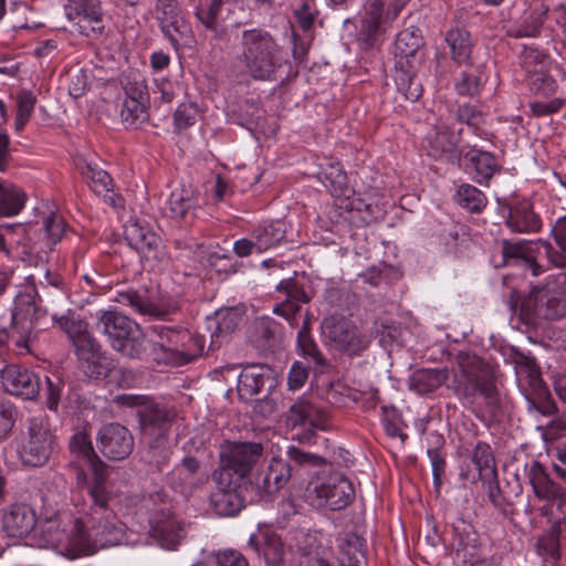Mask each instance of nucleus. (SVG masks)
<instances>
[{
  "mask_svg": "<svg viewBox=\"0 0 566 566\" xmlns=\"http://www.w3.org/2000/svg\"><path fill=\"white\" fill-rule=\"evenodd\" d=\"M93 474L94 480L87 486L88 509L53 538L71 558L116 545L122 537V525L113 507L116 494L106 481V470Z\"/></svg>",
  "mask_w": 566,
  "mask_h": 566,
  "instance_id": "1",
  "label": "nucleus"
},
{
  "mask_svg": "<svg viewBox=\"0 0 566 566\" xmlns=\"http://www.w3.org/2000/svg\"><path fill=\"white\" fill-rule=\"evenodd\" d=\"M512 313L521 316L528 325H538L542 321L559 319L566 315V273L547 277L543 285L534 286L528 295L521 297L515 291L507 301Z\"/></svg>",
  "mask_w": 566,
  "mask_h": 566,
  "instance_id": "2",
  "label": "nucleus"
},
{
  "mask_svg": "<svg viewBox=\"0 0 566 566\" xmlns=\"http://www.w3.org/2000/svg\"><path fill=\"white\" fill-rule=\"evenodd\" d=\"M154 338L148 340L147 355L143 360L158 366H181L196 359L203 353L205 339L187 328L155 325Z\"/></svg>",
  "mask_w": 566,
  "mask_h": 566,
  "instance_id": "3",
  "label": "nucleus"
},
{
  "mask_svg": "<svg viewBox=\"0 0 566 566\" xmlns=\"http://www.w3.org/2000/svg\"><path fill=\"white\" fill-rule=\"evenodd\" d=\"M239 61L244 66V74L253 80L274 81L276 72L286 62V54L268 31L251 29L242 32Z\"/></svg>",
  "mask_w": 566,
  "mask_h": 566,
  "instance_id": "4",
  "label": "nucleus"
},
{
  "mask_svg": "<svg viewBox=\"0 0 566 566\" xmlns=\"http://www.w3.org/2000/svg\"><path fill=\"white\" fill-rule=\"evenodd\" d=\"M453 394L470 406L483 399L485 405L496 403L497 389L491 366L479 356L461 353L458 357V370L449 385Z\"/></svg>",
  "mask_w": 566,
  "mask_h": 566,
  "instance_id": "5",
  "label": "nucleus"
},
{
  "mask_svg": "<svg viewBox=\"0 0 566 566\" xmlns=\"http://www.w3.org/2000/svg\"><path fill=\"white\" fill-rule=\"evenodd\" d=\"M96 326L122 356L138 360L146 357L148 340L142 327L128 316L116 311H101Z\"/></svg>",
  "mask_w": 566,
  "mask_h": 566,
  "instance_id": "6",
  "label": "nucleus"
},
{
  "mask_svg": "<svg viewBox=\"0 0 566 566\" xmlns=\"http://www.w3.org/2000/svg\"><path fill=\"white\" fill-rule=\"evenodd\" d=\"M264 447L258 441H224L220 447L216 470L220 484H230V478L241 482L263 455Z\"/></svg>",
  "mask_w": 566,
  "mask_h": 566,
  "instance_id": "7",
  "label": "nucleus"
},
{
  "mask_svg": "<svg viewBox=\"0 0 566 566\" xmlns=\"http://www.w3.org/2000/svg\"><path fill=\"white\" fill-rule=\"evenodd\" d=\"M56 446L55 437L44 417H31L18 447V458L22 465L39 468L46 464Z\"/></svg>",
  "mask_w": 566,
  "mask_h": 566,
  "instance_id": "8",
  "label": "nucleus"
},
{
  "mask_svg": "<svg viewBox=\"0 0 566 566\" xmlns=\"http://www.w3.org/2000/svg\"><path fill=\"white\" fill-rule=\"evenodd\" d=\"M164 497L157 492L145 500L144 506L149 514V535L161 547L175 549L185 537V528L171 514L170 503Z\"/></svg>",
  "mask_w": 566,
  "mask_h": 566,
  "instance_id": "9",
  "label": "nucleus"
},
{
  "mask_svg": "<svg viewBox=\"0 0 566 566\" xmlns=\"http://www.w3.org/2000/svg\"><path fill=\"white\" fill-rule=\"evenodd\" d=\"M355 496L353 483L342 474L329 475L325 481H311L305 499L313 507H328L333 511L348 506Z\"/></svg>",
  "mask_w": 566,
  "mask_h": 566,
  "instance_id": "10",
  "label": "nucleus"
},
{
  "mask_svg": "<svg viewBox=\"0 0 566 566\" xmlns=\"http://www.w3.org/2000/svg\"><path fill=\"white\" fill-rule=\"evenodd\" d=\"M66 15L74 31L91 40L105 34V13L101 0H69Z\"/></svg>",
  "mask_w": 566,
  "mask_h": 566,
  "instance_id": "11",
  "label": "nucleus"
},
{
  "mask_svg": "<svg viewBox=\"0 0 566 566\" xmlns=\"http://www.w3.org/2000/svg\"><path fill=\"white\" fill-rule=\"evenodd\" d=\"M322 332L331 346L350 356L359 355L369 345L368 337L344 317L333 315L324 318Z\"/></svg>",
  "mask_w": 566,
  "mask_h": 566,
  "instance_id": "12",
  "label": "nucleus"
},
{
  "mask_svg": "<svg viewBox=\"0 0 566 566\" xmlns=\"http://www.w3.org/2000/svg\"><path fill=\"white\" fill-rule=\"evenodd\" d=\"M155 17L164 35L174 48L191 36V28L186 21L177 0H156Z\"/></svg>",
  "mask_w": 566,
  "mask_h": 566,
  "instance_id": "13",
  "label": "nucleus"
},
{
  "mask_svg": "<svg viewBox=\"0 0 566 566\" xmlns=\"http://www.w3.org/2000/svg\"><path fill=\"white\" fill-rule=\"evenodd\" d=\"M99 451L104 457L113 461L126 459L134 450V437L130 431L112 422L103 426L97 434Z\"/></svg>",
  "mask_w": 566,
  "mask_h": 566,
  "instance_id": "14",
  "label": "nucleus"
},
{
  "mask_svg": "<svg viewBox=\"0 0 566 566\" xmlns=\"http://www.w3.org/2000/svg\"><path fill=\"white\" fill-rule=\"evenodd\" d=\"M0 378L4 390L12 396L27 400L35 399L39 396L41 388L40 377L24 366L7 365L0 371Z\"/></svg>",
  "mask_w": 566,
  "mask_h": 566,
  "instance_id": "15",
  "label": "nucleus"
},
{
  "mask_svg": "<svg viewBox=\"0 0 566 566\" xmlns=\"http://www.w3.org/2000/svg\"><path fill=\"white\" fill-rule=\"evenodd\" d=\"M325 419V412L305 399L295 401L286 415L287 426L306 428L305 432L297 437V440L302 443L310 442L315 436L316 429H324Z\"/></svg>",
  "mask_w": 566,
  "mask_h": 566,
  "instance_id": "16",
  "label": "nucleus"
},
{
  "mask_svg": "<svg viewBox=\"0 0 566 566\" xmlns=\"http://www.w3.org/2000/svg\"><path fill=\"white\" fill-rule=\"evenodd\" d=\"M42 315L43 313L35 300V293L27 292L17 295L12 311V326L20 334V339L17 340L18 346H27V340L34 328V324Z\"/></svg>",
  "mask_w": 566,
  "mask_h": 566,
  "instance_id": "17",
  "label": "nucleus"
},
{
  "mask_svg": "<svg viewBox=\"0 0 566 566\" xmlns=\"http://www.w3.org/2000/svg\"><path fill=\"white\" fill-rule=\"evenodd\" d=\"M521 66L527 74V85L532 92L549 96L557 90L556 81L544 71L542 55L535 50H524Z\"/></svg>",
  "mask_w": 566,
  "mask_h": 566,
  "instance_id": "18",
  "label": "nucleus"
},
{
  "mask_svg": "<svg viewBox=\"0 0 566 566\" xmlns=\"http://www.w3.org/2000/svg\"><path fill=\"white\" fill-rule=\"evenodd\" d=\"M198 209V199L193 191L178 188L169 195L163 207V212L176 222L189 227L196 220Z\"/></svg>",
  "mask_w": 566,
  "mask_h": 566,
  "instance_id": "19",
  "label": "nucleus"
},
{
  "mask_svg": "<svg viewBox=\"0 0 566 566\" xmlns=\"http://www.w3.org/2000/svg\"><path fill=\"white\" fill-rule=\"evenodd\" d=\"M36 524L34 510L25 503H13L2 511L1 527L14 538L29 535Z\"/></svg>",
  "mask_w": 566,
  "mask_h": 566,
  "instance_id": "20",
  "label": "nucleus"
},
{
  "mask_svg": "<svg viewBox=\"0 0 566 566\" xmlns=\"http://www.w3.org/2000/svg\"><path fill=\"white\" fill-rule=\"evenodd\" d=\"M452 545L455 555L462 558L465 566H476L481 560L478 547V534L473 526L462 518H457L452 524Z\"/></svg>",
  "mask_w": 566,
  "mask_h": 566,
  "instance_id": "21",
  "label": "nucleus"
},
{
  "mask_svg": "<svg viewBox=\"0 0 566 566\" xmlns=\"http://www.w3.org/2000/svg\"><path fill=\"white\" fill-rule=\"evenodd\" d=\"M277 293L282 294V300L275 304L273 313L284 317L291 324L301 311V304L310 302V296L304 291V287L293 279L282 280L276 286Z\"/></svg>",
  "mask_w": 566,
  "mask_h": 566,
  "instance_id": "22",
  "label": "nucleus"
},
{
  "mask_svg": "<svg viewBox=\"0 0 566 566\" xmlns=\"http://www.w3.org/2000/svg\"><path fill=\"white\" fill-rule=\"evenodd\" d=\"M212 480L216 483V490L210 495V504L214 512L220 516H233L243 507V500L237 486L241 483L233 478H230V484H220L217 478V472L212 474Z\"/></svg>",
  "mask_w": 566,
  "mask_h": 566,
  "instance_id": "23",
  "label": "nucleus"
},
{
  "mask_svg": "<svg viewBox=\"0 0 566 566\" xmlns=\"http://www.w3.org/2000/svg\"><path fill=\"white\" fill-rule=\"evenodd\" d=\"M272 369L266 365H250L242 369L238 379V396L243 401L261 394L266 386H272Z\"/></svg>",
  "mask_w": 566,
  "mask_h": 566,
  "instance_id": "24",
  "label": "nucleus"
},
{
  "mask_svg": "<svg viewBox=\"0 0 566 566\" xmlns=\"http://www.w3.org/2000/svg\"><path fill=\"white\" fill-rule=\"evenodd\" d=\"M126 238L129 244L137 250L146 260L161 261L165 256V249L161 238L155 232L139 226L130 224L126 229Z\"/></svg>",
  "mask_w": 566,
  "mask_h": 566,
  "instance_id": "25",
  "label": "nucleus"
},
{
  "mask_svg": "<svg viewBox=\"0 0 566 566\" xmlns=\"http://www.w3.org/2000/svg\"><path fill=\"white\" fill-rule=\"evenodd\" d=\"M528 476L534 493L538 499L551 502L558 510L566 505V491L547 475L542 464L534 462L530 469Z\"/></svg>",
  "mask_w": 566,
  "mask_h": 566,
  "instance_id": "26",
  "label": "nucleus"
},
{
  "mask_svg": "<svg viewBox=\"0 0 566 566\" xmlns=\"http://www.w3.org/2000/svg\"><path fill=\"white\" fill-rule=\"evenodd\" d=\"M298 565L340 566L338 557L333 549L332 538L323 534L313 537V539L304 547Z\"/></svg>",
  "mask_w": 566,
  "mask_h": 566,
  "instance_id": "27",
  "label": "nucleus"
},
{
  "mask_svg": "<svg viewBox=\"0 0 566 566\" xmlns=\"http://www.w3.org/2000/svg\"><path fill=\"white\" fill-rule=\"evenodd\" d=\"M249 545L262 555L268 566H281L284 563L285 548L282 538L273 531H260L251 535Z\"/></svg>",
  "mask_w": 566,
  "mask_h": 566,
  "instance_id": "28",
  "label": "nucleus"
},
{
  "mask_svg": "<svg viewBox=\"0 0 566 566\" xmlns=\"http://www.w3.org/2000/svg\"><path fill=\"white\" fill-rule=\"evenodd\" d=\"M421 31L416 27L407 28L397 34L395 41L396 62L421 64L423 55L420 49L423 46Z\"/></svg>",
  "mask_w": 566,
  "mask_h": 566,
  "instance_id": "29",
  "label": "nucleus"
},
{
  "mask_svg": "<svg viewBox=\"0 0 566 566\" xmlns=\"http://www.w3.org/2000/svg\"><path fill=\"white\" fill-rule=\"evenodd\" d=\"M385 0H370L360 19L358 38L366 48H371L382 32Z\"/></svg>",
  "mask_w": 566,
  "mask_h": 566,
  "instance_id": "30",
  "label": "nucleus"
},
{
  "mask_svg": "<svg viewBox=\"0 0 566 566\" xmlns=\"http://www.w3.org/2000/svg\"><path fill=\"white\" fill-rule=\"evenodd\" d=\"M142 434L164 431L168 433L176 418V411L158 403H151L138 410Z\"/></svg>",
  "mask_w": 566,
  "mask_h": 566,
  "instance_id": "31",
  "label": "nucleus"
},
{
  "mask_svg": "<svg viewBox=\"0 0 566 566\" xmlns=\"http://www.w3.org/2000/svg\"><path fill=\"white\" fill-rule=\"evenodd\" d=\"M511 361L514 365L518 387L524 395L544 385L539 367L533 357L521 352H513Z\"/></svg>",
  "mask_w": 566,
  "mask_h": 566,
  "instance_id": "32",
  "label": "nucleus"
},
{
  "mask_svg": "<svg viewBox=\"0 0 566 566\" xmlns=\"http://www.w3.org/2000/svg\"><path fill=\"white\" fill-rule=\"evenodd\" d=\"M237 0H206L199 1L195 14L202 25L211 31L216 39H223L227 29L222 25L223 7L234 3Z\"/></svg>",
  "mask_w": 566,
  "mask_h": 566,
  "instance_id": "33",
  "label": "nucleus"
},
{
  "mask_svg": "<svg viewBox=\"0 0 566 566\" xmlns=\"http://www.w3.org/2000/svg\"><path fill=\"white\" fill-rule=\"evenodd\" d=\"M293 475V467L282 458H272L262 479L256 482L262 496H271L284 488Z\"/></svg>",
  "mask_w": 566,
  "mask_h": 566,
  "instance_id": "34",
  "label": "nucleus"
},
{
  "mask_svg": "<svg viewBox=\"0 0 566 566\" xmlns=\"http://www.w3.org/2000/svg\"><path fill=\"white\" fill-rule=\"evenodd\" d=\"M458 137L446 126L431 128L422 140V147L432 158H442L453 154L458 146Z\"/></svg>",
  "mask_w": 566,
  "mask_h": 566,
  "instance_id": "35",
  "label": "nucleus"
},
{
  "mask_svg": "<svg viewBox=\"0 0 566 566\" xmlns=\"http://www.w3.org/2000/svg\"><path fill=\"white\" fill-rule=\"evenodd\" d=\"M418 65L406 61L395 63L392 76L397 92L409 102H416L422 94V85L416 76Z\"/></svg>",
  "mask_w": 566,
  "mask_h": 566,
  "instance_id": "36",
  "label": "nucleus"
},
{
  "mask_svg": "<svg viewBox=\"0 0 566 566\" xmlns=\"http://www.w3.org/2000/svg\"><path fill=\"white\" fill-rule=\"evenodd\" d=\"M336 541L340 566H367L364 538L355 533H345Z\"/></svg>",
  "mask_w": 566,
  "mask_h": 566,
  "instance_id": "37",
  "label": "nucleus"
},
{
  "mask_svg": "<svg viewBox=\"0 0 566 566\" xmlns=\"http://www.w3.org/2000/svg\"><path fill=\"white\" fill-rule=\"evenodd\" d=\"M142 439L144 443L143 459L149 464L161 469L168 462L171 454L168 433L164 431L151 432V434H142Z\"/></svg>",
  "mask_w": 566,
  "mask_h": 566,
  "instance_id": "38",
  "label": "nucleus"
},
{
  "mask_svg": "<svg viewBox=\"0 0 566 566\" xmlns=\"http://www.w3.org/2000/svg\"><path fill=\"white\" fill-rule=\"evenodd\" d=\"M81 367L84 374L91 379H108L109 382L117 381L120 386L122 384L117 380V375H126L132 378V373L129 370H123L120 368H115L113 363L104 356L101 350L96 357H88L81 361Z\"/></svg>",
  "mask_w": 566,
  "mask_h": 566,
  "instance_id": "39",
  "label": "nucleus"
},
{
  "mask_svg": "<svg viewBox=\"0 0 566 566\" xmlns=\"http://www.w3.org/2000/svg\"><path fill=\"white\" fill-rule=\"evenodd\" d=\"M507 227L518 233L536 232L541 229L539 217L533 211L528 201H521L511 208L506 220Z\"/></svg>",
  "mask_w": 566,
  "mask_h": 566,
  "instance_id": "40",
  "label": "nucleus"
},
{
  "mask_svg": "<svg viewBox=\"0 0 566 566\" xmlns=\"http://www.w3.org/2000/svg\"><path fill=\"white\" fill-rule=\"evenodd\" d=\"M115 301L143 315L160 316L163 314L160 307L150 298L146 290L118 292Z\"/></svg>",
  "mask_w": 566,
  "mask_h": 566,
  "instance_id": "41",
  "label": "nucleus"
},
{
  "mask_svg": "<svg viewBox=\"0 0 566 566\" xmlns=\"http://www.w3.org/2000/svg\"><path fill=\"white\" fill-rule=\"evenodd\" d=\"M280 325L272 318L262 317L254 322L251 332V340L262 350H272L280 340Z\"/></svg>",
  "mask_w": 566,
  "mask_h": 566,
  "instance_id": "42",
  "label": "nucleus"
},
{
  "mask_svg": "<svg viewBox=\"0 0 566 566\" xmlns=\"http://www.w3.org/2000/svg\"><path fill=\"white\" fill-rule=\"evenodd\" d=\"M451 57L458 64H471L472 41L470 33L461 28H451L446 34Z\"/></svg>",
  "mask_w": 566,
  "mask_h": 566,
  "instance_id": "43",
  "label": "nucleus"
},
{
  "mask_svg": "<svg viewBox=\"0 0 566 566\" xmlns=\"http://www.w3.org/2000/svg\"><path fill=\"white\" fill-rule=\"evenodd\" d=\"M69 448L72 453L86 461L92 472L106 470V464L96 454L87 433L83 431L74 433L70 439Z\"/></svg>",
  "mask_w": 566,
  "mask_h": 566,
  "instance_id": "44",
  "label": "nucleus"
},
{
  "mask_svg": "<svg viewBox=\"0 0 566 566\" xmlns=\"http://www.w3.org/2000/svg\"><path fill=\"white\" fill-rule=\"evenodd\" d=\"M200 469V461L195 457L187 455L170 472L169 480L172 485L178 486L181 492H185L196 485L195 479L199 474Z\"/></svg>",
  "mask_w": 566,
  "mask_h": 566,
  "instance_id": "45",
  "label": "nucleus"
},
{
  "mask_svg": "<svg viewBox=\"0 0 566 566\" xmlns=\"http://www.w3.org/2000/svg\"><path fill=\"white\" fill-rule=\"evenodd\" d=\"M243 311L237 307L220 310L216 313V328L211 334L210 347L220 345L219 338L233 333L243 319Z\"/></svg>",
  "mask_w": 566,
  "mask_h": 566,
  "instance_id": "46",
  "label": "nucleus"
},
{
  "mask_svg": "<svg viewBox=\"0 0 566 566\" xmlns=\"http://www.w3.org/2000/svg\"><path fill=\"white\" fill-rule=\"evenodd\" d=\"M318 178L334 197H347L350 192L347 175L339 163H328L319 171Z\"/></svg>",
  "mask_w": 566,
  "mask_h": 566,
  "instance_id": "47",
  "label": "nucleus"
},
{
  "mask_svg": "<svg viewBox=\"0 0 566 566\" xmlns=\"http://www.w3.org/2000/svg\"><path fill=\"white\" fill-rule=\"evenodd\" d=\"M465 158L469 159L474 178L480 184L489 181L500 169L494 155L489 151L472 149L467 153Z\"/></svg>",
  "mask_w": 566,
  "mask_h": 566,
  "instance_id": "48",
  "label": "nucleus"
},
{
  "mask_svg": "<svg viewBox=\"0 0 566 566\" xmlns=\"http://www.w3.org/2000/svg\"><path fill=\"white\" fill-rule=\"evenodd\" d=\"M285 224L282 221H274L259 227L252 234L256 252H263L277 247L285 238Z\"/></svg>",
  "mask_w": 566,
  "mask_h": 566,
  "instance_id": "49",
  "label": "nucleus"
},
{
  "mask_svg": "<svg viewBox=\"0 0 566 566\" xmlns=\"http://www.w3.org/2000/svg\"><path fill=\"white\" fill-rule=\"evenodd\" d=\"M446 369H419L410 377V389L427 395L439 388L447 380Z\"/></svg>",
  "mask_w": 566,
  "mask_h": 566,
  "instance_id": "50",
  "label": "nucleus"
},
{
  "mask_svg": "<svg viewBox=\"0 0 566 566\" xmlns=\"http://www.w3.org/2000/svg\"><path fill=\"white\" fill-rule=\"evenodd\" d=\"M25 193L14 185L0 182V217L18 214L25 205Z\"/></svg>",
  "mask_w": 566,
  "mask_h": 566,
  "instance_id": "51",
  "label": "nucleus"
},
{
  "mask_svg": "<svg viewBox=\"0 0 566 566\" xmlns=\"http://www.w3.org/2000/svg\"><path fill=\"white\" fill-rule=\"evenodd\" d=\"M548 8L539 4L526 13L522 21L510 30V34L515 38L536 36L544 23Z\"/></svg>",
  "mask_w": 566,
  "mask_h": 566,
  "instance_id": "52",
  "label": "nucleus"
},
{
  "mask_svg": "<svg viewBox=\"0 0 566 566\" xmlns=\"http://www.w3.org/2000/svg\"><path fill=\"white\" fill-rule=\"evenodd\" d=\"M479 476L483 481H492L496 478V465L491 447L485 442H479L471 457Z\"/></svg>",
  "mask_w": 566,
  "mask_h": 566,
  "instance_id": "53",
  "label": "nucleus"
},
{
  "mask_svg": "<svg viewBox=\"0 0 566 566\" xmlns=\"http://www.w3.org/2000/svg\"><path fill=\"white\" fill-rule=\"evenodd\" d=\"M527 401V409L535 410L544 416H562V411H559L555 401L552 399V396L544 385L539 386L538 389H534L533 391L525 395Z\"/></svg>",
  "mask_w": 566,
  "mask_h": 566,
  "instance_id": "54",
  "label": "nucleus"
},
{
  "mask_svg": "<svg viewBox=\"0 0 566 566\" xmlns=\"http://www.w3.org/2000/svg\"><path fill=\"white\" fill-rule=\"evenodd\" d=\"M286 459L289 467H293V473L302 469H316L326 465V460L315 453L306 452L296 446H290L286 449Z\"/></svg>",
  "mask_w": 566,
  "mask_h": 566,
  "instance_id": "55",
  "label": "nucleus"
},
{
  "mask_svg": "<svg viewBox=\"0 0 566 566\" xmlns=\"http://www.w3.org/2000/svg\"><path fill=\"white\" fill-rule=\"evenodd\" d=\"M455 202L472 213H480L486 206L485 195L476 187L463 184L455 195Z\"/></svg>",
  "mask_w": 566,
  "mask_h": 566,
  "instance_id": "56",
  "label": "nucleus"
},
{
  "mask_svg": "<svg viewBox=\"0 0 566 566\" xmlns=\"http://www.w3.org/2000/svg\"><path fill=\"white\" fill-rule=\"evenodd\" d=\"M120 118L127 128H138L148 119L145 103L135 98H125L120 109Z\"/></svg>",
  "mask_w": 566,
  "mask_h": 566,
  "instance_id": "57",
  "label": "nucleus"
},
{
  "mask_svg": "<svg viewBox=\"0 0 566 566\" xmlns=\"http://www.w3.org/2000/svg\"><path fill=\"white\" fill-rule=\"evenodd\" d=\"M559 536H560V522H554L549 528L538 537L537 551L541 555L558 559L559 554Z\"/></svg>",
  "mask_w": 566,
  "mask_h": 566,
  "instance_id": "58",
  "label": "nucleus"
},
{
  "mask_svg": "<svg viewBox=\"0 0 566 566\" xmlns=\"http://www.w3.org/2000/svg\"><path fill=\"white\" fill-rule=\"evenodd\" d=\"M82 174L90 179L92 190L97 195H107L112 191L113 180L111 176L103 169L96 166L86 164Z\"/></svg>",
  "mask_w": 566,
  "mask_h": 566,
  "instance_id": "59",
  "label": "nucleus"
},
{
  "mask_svg": "<svg viewBox=\"0 0 566 566\" xmlns=\"http://www.w3.org/2000/svg\"><path fill=\"white\" fill-rule=\"evenodd\" d=\"M297 343L302 354L311 358L317 367L323 368L326 366L327 360L311 338L306 322H304L303 327L298 331Z\"/></svg>",
  "mask_w": 566,
  "mask_h": 566,
  "instance_id": "60",
  "label": "nucleus"
},
{
  "mask_svg": "<svg viewBox=\"0 0 566 566\" xmlns=\"http://www.w3.org/2000/svg\"><path fill=\"white\" fill-rule=\"evenodd\" d=\"M19 410L10 400L0 397V440H7L15 426Z\"/></svg>",
  "mask_w": 566,
  "mask_h": 566,
  "instance_id": "61",
  "label": "nucleus"
},
{
  "mask_svg": "<svg viewBox=\"0 0 566 566\" xmlns=\"http://www.w3.org/2000/svg\"><path fill=\"white\" fill-rule=\"evenodd\" d=\"M18 111L15 116V130H23L24 126L29 122L36 103V97L30 91H21L18 96Z\"/></svg>",
  "mask_w": 566,
  "mask_h": 566,
  "instance_id": "62",
  "label": "nucleus"
},
{
  "mask_svg": "<svg viewBox=\"0 0 566 566\" xmlns=\"http://www.w3.org/2000/svg\"><path fill=\"white\" fill-rule=\"evenodd\" d=\"M430 437L433 439V443L436 444V447L428 449L427 453L432 465L434 484L439 485L441 474L443 473L446 467L444 455L438 448L439 446L443 444V437L438 433H431Z\"/></svg>",
  "mask_w": 566,
  "mask_h": 566,
  "instance_id": "63",
  "label": "nucleus"
},
{
  "mask_svg": "<svg viewBox=\"0 0 566 566\" xmlns=\"http://www.w3.org/2000/svg\"><path fill=\"white\" fill-rule=\"evenodd\" d=\"M530 251H531V249L527 248L522 242H510L509 240H504L502 243V249H501L502 259H503L501 265H506L511 261L523 263L524 259L527 256Z\"/></svg>",
  "mask_w": 566,
  "mask_h": 566,
  "instance_id": "64",
  "label": "nucleus"
}]
</instances>
